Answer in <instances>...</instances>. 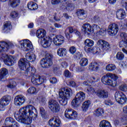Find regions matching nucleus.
<instances>
[{"instance_id":"f257e3e1","label":"nucleus","mask_w":127,"mask_h":127,"mask_svg":"<svg viewBox=\"0 0 127 127\" xmlns=\"http://www.w3.org/2000/svg\"><path fill=\"white\" fill-rule=\"evenodd\" d=\"M14 117L19 123L29 125L32 122V119L37 118V111L34 106L28 105L20 109L19 112L14 114Z\"/></svg>"},{"instance_id":"f03ea898","label":"nucleus","mask_w":127,"mask_h":127,"mask_svg":"<svg viewBox=\"0 0 127 127\" xmlns=\"http://www.w3.org/2000/svg\"><path fill=\"white\" fill-rule=\"evenodd\" d=\"M73 92L71 88H62L59 91V102L62 106H66L68 100L72 96Z\"/></svg>"},{"instance_id":"7ed1b4c3","label":"nucleus","mask_w":127,"mask_h":127,"mask_svg":"<svg viewBox=\"0 0 127 127\" xmlns=\"http://www.w3.org/2000/svg\"><path fill=\"white\" fill-rule=\"evenodd\" d=\"M18 65L21 70H26L25 75L28 77L33 76L36 72L35 67L29 66V63L25 59H21L18 63Z\"/></svg>"},{"instance_id":"20e7f679","label":"nucleus","mask_w":127,"mask_h":127,"mask_svg":"<svg viewBox=\"0 0 127 127\" xmlns=\"http://www.w3.org/2000/svg\"><path fill=\"white\" fill-rule=\"evenodd\" d=\"M118 79H121V77L115 74L108 73L102 77L101 81L105 85L117 87L118 85L117 80Z\"/></svg>"},{"instance_id":"39448f33","label":"nucleus","mask_w":127,"mask_h":127,"mask_svg":"<svg viewBox=\"0 0 127 127\" xmlns=\"http://www.w3.org/2000/svg\"><path fill=\"white\" fill-rule=\"evenodd\" d=\"M86 99V94L82 91L79 92L75 96V99L71 102L72 107L78 108L81 105V102Z\"/></svg>"},{"instance_id":"423d86ee","label":"nucleus","mask_w":127,"mask_h":127,"mask_svg":"<svg viewBox=\"0 0 127 127\" xmlns=\"http://www.w3.org/2000/svg\"><path fill=\"white\" fill-rule=\"evenodd\" d=\"M53 55L48 53L46 54V58L41 61V65L43 68H48L52 65V58Z\"/></svg>"},{"instance_id":"0eeeda50","label":"nucleus","mask_w":127,"mask_h":127,"mask_svg":"<svg viewBox=\"0 0 127 127\" xmlns=\"http://www.w3.org/2000/svg\"><path fill=\"white\" fill-rule=\"evenodd\" d=\"M19 43L21 45V49L23 51H30L33 48L32 43L29 40L25 39L20 41Z\"/></svg>"},{"instance_id":"6e6552de","label":"nucleus","mask_w":127,"mask_h":127,"mask_svg":"<svg viewBox=\"0 0 127 127\" xmlns=\"http://www.w3.org/2000/svg\"><path fill=\"white\" fill-rule=\"evenodd\" d=\"M115 98L116 102L121 105H124L127 102V96L122 91H116L115 94Z\"/></svg>"},{"instance_id":"1a4fd4ad","label":"nucleus","mask_w":127,"mask_h":127,"mask_svg":"<svg viewBox=\"0 0 127 127\" xmlns=\"http://www.w3.org/2000/svg\"><path fill=\"white\" fill-rule=\"evenodd\" d=\"M11 101L10 96L5 95L2 97L0 100V112H3L5 110L4 107L8 106Z\"/></svg>"},{"instance_id":"9d476101","label":"nucleus","mask_w":127,"mask_h":127,"mask_svg":"<svg viewBox=\"0 0 127 127\" xmlns=\"http://www.w3.org/2000/svg\"><path fill=\"white\" fill-rule=\"evenodd\" d=\"M49 108L53 113H58L60 111V105L59 103L54 99L49 101Z\"/></svg>"},{"instance_id":"9b49d317","label":"nucleus","mask_w":127,"mask_h":127,"mask_svg":"<svg viewBox=\"0 0 127 127\" xmlns=\"http://www.w3.org/2000/svg\"><path fill=\"white\" fill-rule=\"evenodd\" d=\"M64 116L69 120H76L78 118V113L72 109H66L64 112Z\"/></svg>"},{"instance_id":"f8f14e48","label":"nucleus","mask_w":127,"mask_h":127,"mask_svg":"<svg viewBox=\"0 0 127 127\" xmlns=\"http://www.w3.org/2000/svg\"><path fill=\"white\" fill-rule=\"evenodd\" d=\"M3 57L4 63L7 66H12L14 63H16V58L12 56L4 55Z\"/></svg>"},{"instance_id":"ddd939ff","label":"nucleus","mask_w":127,"mask_h":127,"mask_svg":"<svg viewBox=\"0 0 127 127\" xmlns=\"http://www.w3.org/2000/svg\"><path fill=\"white\" fill-rule=\"evenodd\" d=\"M107 31L110 36H115L119 31V26L116 23L111 24L108 26Z\"/></svg>"},{"instance_id":"4468645a","label":"nucleus","mask_w":127,"mask_h":127,"mask_svg":"<svg viewBox=\"0 0 127 127\" xmlns=\"http://www.w3.org/2000/svg\"><path fill=\"white\" fill-rule=\"evenodd\" d=\"M94 41L90 39H86L84 41V45H85L84 47V50L85 52H87V53H91V52H93V48L91 47L94 46Z\"/></svg>"},{"instance_id":"2eb2a0df","label":"nucleus","mask_w":127,"mask_h":127,"mask_svg":"<svg viewBox=\"0 0 127 127\" xmlns=\"http://www.w3.org/2000/svg\"><path fill=\"white\" fill-rule=\"evenodd\" d=\"M49 125L52 127H58L61 125V120L59 117L55 116L49 121Z\"/></svg>"},{"instance_id":"dca6fc26","label":"nucleus","mask_w":127,"mask_h":127,"mask_svg":"<svg viewBox=\"0 0 127 127\" xmlns=\"http://www.w3.org/2000/svg\"><path fill=\"white\" fill-rule=\"evenodd\" d=\"M5 125L9 127H19L20 126L14 119L11 117H8L5 120Z\"/></svg>"},{"instance_id":"f3484780","label":"nucleus","mask_w":127,"mask_h":127,"mask_svg":"<svg viewBox=\"0 0 127 127\" xmlns=\"http://www.w3.org/2000/svg\"><path fill=\"white\" fill-rule=\"evenodd\" d=\"M64 41H65V38L62 35H57L53 39V42L57 46H61L64 43Z\"/></svg>"},{"instance_id":"a211bd4d","label":"nucleus","mask_w":127,"mask_h":127,"mask_svg":"<svg viewBox=\"0 0 127 127\" xmlns=\"http://www.w3.org/2000/svg\"><path fill=\"white\" fill-rule=\"evenodd\" d=\"M25 102V97L22 95L16 96L14 99V104L15 106H22Z\"/></svg>"},{"instance_id":"6ab92c4d","label":"nucleus","mask_w":127,"mask_h":127,"mask_svg":"<svg viewBox=\"0 0 127 127\" xmlns=\"http://www.w3.org/2000/svg\"><path fill=\"white\" fill-rule=\"evenodd\" d=\"M41 45L44 48H48L50 47L52 43V39L50 37H46L41 39Z\"/></svg>"},{"instance_id":"aec40b11","label":"nucleus","mask_w":127,"mask_h":127,"mask_svg":"<svg viewBox=\"0 0 127 127\" xmlns=\"http://www.w3.org/2000/svg\"><path fill=\"white\" fill-rule=\"evenodd\" d=\"M97 44L100 47H102L104 50H109V49H111V45L110 44L103 40H99L97 42Z\"/></svg>"},{"instance_id":"412c9836","label":"nucleus","mask_w":127,"mask_h":127,"mask_svg":"<svg viewBox=\"0 0 127 127\" xmlns=\"http://www.w3.org/2000/svg\"><path fill=\"white\" fill-rule=\"evenodd\" d=\"M13 47V44L7 43L5 42H0V53L3 51H6L8 48Z\"/></svg>"},{"instance_id":"4be33fe9","label":"nucleus","mask_w":127,"mask_h":127,"mask_svg":"<svg viewBox=\"0 0 127 127\" xmlns=\"http://www.w3.org/2000/svg\"><path fill=\"white\" fill-rule=\"evenodd\" d=\"M122 41L119 44L120 47H125L127 50V35L126 33H122L120 35Z\"/></svg>"},{"instance_id":"5701e85b","label":"nucleus","mask_w":127,"mask_h":127,"mask_svg":"<svg viewBox=\"0 0 127 127\" xmlns=\"http://www.w3.org/2000/svg\"><path fill=\"white\" fill-rule=\"evenodd\" d=\"M127 16L126 11L123 9H119L116 11V17L118 19L122 20Z\"/></svg>"},{"instance_id":"b1692460","label":"nucleus","mask_w":127,"mask_h":127,"mask_svg":"<svg viewBox=\"0 0 127 127\" xmlns=\"http://www.w3.org/2000/svg\"><path fill=\"white\" fill-rule=\"evenodd\" d=\"M8 74L7 69L5 68H2L0 69V81H5L6 75Z\"/></svg>"},{"instance_id":"393cba45","label":"nucleus","mask_w":127,"mask_h":127,"mask_svg":"<svg viewBox=\"0 0 127 127\" xmlns=\"http://www.w3.org/2000/svg\"><path fill=\"white\" fill-rule=\"evenodd\" d=\"M36 35L38 38L43 39L46 37V31L44 29H39L37 30Z\"/></svg>"},{"instance_id":"a878e982","label":"nucleus","mask_w":127,"mask_h":127,"mask_svg":"<svg viewBox=\"0 0 127 127\" xmlns=\"http://www.w3.org/2000/svg\"><path fill=\"white\" fill-rule=\"evenodd\" d=\"M82 31L84 33H89L92 32V26L89 23H85L82 25Z\"/></svg>"},{"instance_id":"bb28decb","label":"nucleus","mask_w":127,"mask_h":127,"mask_svg":"<svg viewBox=\"0 0 127 127\" xmlns=\"http://www.w3.org/2000/svg\"><path fill=\"white\" fill-rule=\"evenodd\" d=\"M77 15L78 16L79 19H85L87 17V14L85 12V11L83 9H78L76 12Z\"/></svg>"},{"instance_id":"cd10ccee","label":"nucleus","mask_w":127,"mask_h":127,"mask_svg":"<svg viewBox=\"0 0 127 127\" xmlns=\"http://www.w3.org/2000/svg\"><path fill=\"white\" fill-rule=\"evenodd\" d=\"M97 96L99 98H108L109 97V93L105 90H99L96 93Z\"/></svg>"},{"instance_id":"c85d7f7f","label":"nucleus","mask_w":127,"mask_h":127,"mask_svg":"<svg viewBox=\"0 0 127 127\" xmlns=\"http://www.w3.org/2000/svg\"><path fill=\"white\" fill-rule=\"evenodd\" d=\"M11 28V24L10 22H4L2 30L5 32V33H7L9 32L10 29Z\"/></svg>"},{"instance_id":"c756f323","label":"nucleus","mask_w":127,"mask_h":127,"mask_svg":"<svg viewBox=\"0 0 127 127\" xmlns=\"http://www.w3.org/2000/svg\"><path fill=\"white\" fill-rule=\"evenodd\" d=\"M57 54L60 57H65L67 55V50L64 48H60L58 49Z\"/></svg>"},{"instance_id":"7c9ffc66","label":"nucleus","mask_w":127,"mask_h":127,"mask_svg":"<svg viewBox=\"0 0 127 127\" xmlns=\"http://www.w3.org/2000/svg\"><path fill=\"white\" fill-rule=\"evenodd\" d=\"M90 105H91V101L89 100H87L85 101L82 105L81 110L82 112L84 113H86L87 111H88V109H89V107H90Z\"/></svg>"},{"instance_id":"2f4dec72","label":"nucleus","mask_w":127,"mask_h":127,"mask_svg":"<svg viewBox=\"0 0 127 127\" xmlns=\"http://www.w3.org/2000/svg\"><path fill=\"white\" fill-rule=\"evenodd\" d=\"M20 2V0H10L9 3L11 7L15 8L19 5Z\"/></svg>"},{"instance_id":"473e14b6","label":"nucleus","mask_w":127,"mask_h":127,"mask_svg":"<svg viewBox=\"0 0 127 127\" xmlns=\"http://www.w3.org/2000/svg\"><path fill=\"white\" fill-rule=\"evenodd\" d=\"M99 69V64L96 62H92L89 64V70L91 71H97Z\"/></svg>"},{"instance_id":"72a5a7b5","label":"nucleus","mask_w":127,"mask_h":127,"mask_svg":"<svg viewBox=\"0 0 127 127\" xmlns=\"http://www.w3.org/2000/svg\"><path fill=\"white\" fill-rule=\"evenodd\" d=\"M90 81H84L83 83L84 86H91L92 85V83L98 82V80H99V79L98 77H92L90 78Z\"/></svg>"},{"instance_id":"f704fd0d","label":"nucleus","mask_w":127,"mask_h":127,"mask_svg":"<svg viewBox=\"0 0 127 127\" xmlns=\"http://www.w3.org/2000/svg\"><path fill=\"white\" fill-rule=\"evenodd\" d=\"M28 8L31 10H35L38 8V5L34 2H30L27 4Z\"/></svg>"},{"instance_id":"c9c22d12","label":"nucleus","mask_w":127,"mask_h":127,"mask_svg":"<svg viewBox=\"0 0 127 127\" xmlns=\"http://www.w3.org/2000/svg\"><path fill=\"white\" fill-rule=\"evenodd\" d=\"M25 58L26 59H28L29 60L35 61V60L36 59V56H35V54L33 53H29L26 54Z\"/></svg>"},{"instance_id":"e433bc0d","label":"nucleus","mask_w":127,"mask_h":127,"mask_svg":"<svg viewBox=\"0 0 127 127\" xmlns=\"http://www.w3.org/2000/svg\"><path fill=\"white\" fill-rule=\"evenodd\" d=\"M100 127H112L111 123L107 120L102 121L99 124Z\"/></svg>"},{"instance_id":"4c0bfd02","label":"nucleus","mask_w":127,"mask_h":127,"mask_svg":"<svg viewBox=\"0 0 127 127\" xmlns=\"http://www.w3.org/2000/svg\"><path fill=\"white\" fill-rule=\"evenodd\" d=\"M70 69L74 72H81L82 70V68L78 65H75V64H72L70 66Z\"/></svg>"},{"instance_id":"58836bf2","label":"nucleus","mask_w":127,"mask_h":127,"mask_svg":"<svg viewBox=\"0 0 127 127\" xmlns=\"http://www.w3.org/2000/svg\"><path fill=\"white\" fill-rule=\"evenodd\" d=\"M65 30L66 31H69L70 33H73V32H74V33L76 34V35H78L79 37H80V35H81L80 32L78 31L77 29L74 30L72 27L67 28Z\"/></svg>"},{"instance_id":"ea45409f","label":"nucleus","mask_w":127,"mask_h":127,"mask_svg":"<svg viewBox=\"0 0 127 127\" xmlns=\"http://www.w3.org/2000/svg\"><path fill=\"white\" fill-rule=\"evenodd\" d=\"M88 59L86 58H82L80 60L79 64L80 66H82V67H85L88 65Z\"/></svg>"},{"instance_id":"a19ab883","label":"nucleus","mask_w":127,"mask_h":127,"mask_svg":"<svg viewBox=\"0 0 127 127\" xmlns=\"http://www.w3.org/2000/svg\"><path fill=\"white\" fill-rule=\"evenodd\" d=\"M99 26L96 24H94L91 26V32H95L97 34V32H98L100 29Z\"/></svg>"},{"instance_id":"79ce46f5","label":"nucleus","mask_w":127,"mask_h":127,"mask_svg":"<svg viewBox=\"0 0 127 127\" xmlns=\"http://www.w3.org/2000/svg\"><path fill=\"white\" fill-rule=\"evenodd\" d=\"M27 92L30 95H34V94H37V90L35 87H31L27 90Z\"/></svg>"},{"instance_id":"37998d69","label":"nucleus","mask_w":127,"mask_h":127,"mask_svg":"<svg viewBox=\"0 0 127 127\" xmlns=\"http://www.w3.org/2000/svg\"><path fill=\"white\" fill-rule=\"evenodd\" d=\"M104 114V110L101 108H98L94 112V115L96 117H100Z\"/></svg>"},{"instance_id":"c03bdc74","label":"nucleus","mask_w":127,"mask_h":127,"mask_svg":"<svg viewBox=\"0 0 127 127\" xmlns=\"http://www.w3.org/2000/svg\"><path fill=\"white\" fill-rule=\"evenodd\" d=\"M7 87L10 89H14V88L16 87V82L12 79H10L9 80V84L7 85Z\"/></svg>"},{"instance_id":"a18cd8bd","label":"nucleus","mask_w":127,"mask_h":127,"mask_svg":"<svg viewBox=\"0 0 127 127\" xmlns=\"http://www.w3.org/2000/svg\"><path fill=\"white\" fill-rule=\"evenodd\" d=\"M106 69L107 71H112L116 69V65L113 64H109L106 66Z\"/></svg>"},{"instance_id":"49530a36","label":"nucleus","mask_w":127,"mask_h":127,"mask_svg":"<svg viewBox=\"0 0 127 127\" xmlns=\"http://www.w3.org/2000/svg\"><path fill=\"white\" fill-rule=\"evenodd\" d=\"M38 79V85H41V84H43V83H45V82H46V77L44 76H39Z\"/></svg>"},{"instance_id":"de8ad7c7","label":"nucleus","mask_w":127,"mask_h":127,"mask_svg":"<svg viewBox=\"0 0 127 127\" xmlns=\"http://www.w3.org/2000/svg\"><path fill=\"white\" fill-rule=\"evenodd\" d=\"M66 8L68 11H72L75 8V5L73 3H69L67 4Z\"/></svg>"},{"instance_id":"09e8293b","label":"nucleus","mask_w":127,"mask_h":127,"mask_svg":"<svg viewBox=\"0 0 127 127\" xmlns=\"http://www.w3.org/2000/svg\"><path fill=\"white\" fill-rule=\"evenodd\" d=\"M107 30L106 29H100L98 32H96L97 35H102L104 36L106 34Z\"/></svg>"},{"instance_id":"8fccbe9b","label":"nucleus","mask_w":127,"mask_h":127,"mask_svg":"<svg viewBox=\"0 0 127 127\" xmlns=\"http://www.w3.org/2000/svg\"><path fill=\"white\" fill-rule=\"evenodd\" d=\"M116 58L118 60H123L125 58V55L122 52H118L116 55Z\"/></svg>"},{"instance_id":"3c124183","label":"nucleus","mask_w":127,"mask_h":127,"mask_svg":"<svg viewBox=\"0 0 127 127\" xmlns=\"http://www.w3.org/2000/svg\"><path fill=\"white\" fill-rule=\"evenodd\" d=\"M69 51L70 54L74 55L76 53V52L77 51V49H76V47H75L74 46H71L69 48Z\"/></svg>"},{"instance_id":"603ef678","label":"nucleus","mask_w":127,"mask_h":127,"mask_svg":"<svg viewBox=\"0 0 127 127\" xmlns=\"http://www.w3.org/2000/svg\"><path fill=\"white\" fill-rule=\"evenodd\" d=\"M119 90H121V91H122L123 92H125L127 90V85L126 84L121 85L120 86H119Z\"/></svg>"},{"instance_id":"864d4df0","label":"nucleus","mask_w":127,"mask_h":127,"mask_svg":"<svg viewBox=\"0 0 127 127\" xmlns=\"http://www.w3.org/2000/svg\"><path fill=\"white\" fill-rule=\"evenodd\" d=\"M64 76L66 78H70V77L72 76V74H71V72H69L68 70H65L64 72Z\"/></svg>"},{"instance_id":"5fc2aeb1","label":"nucleus","mask_w":127,"mask_h":127,"mask_svg":"<svg viewBox=\"0 0 127 127\" xmlns=\"http://www.w3.org/2000/svg\"><path fill=\"white\" fill-rule=\"evenodd\" d=\"M10 15L12 18H15V17H17L18 16V13H17L16 11H13L10 13Z\"/></svg>"},{"instance_id":"6e6d98bb","label":"nucleus","mask_w":127,"mask_h":127,"mask_svg":"<svg viewBox=\"0 0 127 127\" xmlns=\"http://www.w3.org/2000/svg\"><path fill=\"white\" fill-rule=\"evenodd\" d=\"M87 91L88 92V94H93L95 92L94 88L90 86L87 88Z\"/></svg>"},{"instance_id":"4d7b16f0","label":"nucleus","mask_w":127,"mask_h":127,"mask_svg":"<svg viewBox=\"0 0 127 127\" xmlns=\"http://www.w3.org/2000/svg\"><path fill=\"white\" fill-rule=\"evenodd\" d=\"M122 29H127V19H124L123 25L122 26Z\"/></svg>"},{"instance_id":"13d9d810","label":"nucleus","mask_w":127,"mask_h":127,"mask_svg":"<svg viewBox=\"0 0 127 127\" xmlns=\"http://www.w3.org/2000/svg\"><path fill=\"white\" fill-rule=\"evenodd\" d=\"M31 82L34 84V85H37L38 84V80L35 78L34 76H32L31 78Z\"/></svg>"},{"instance_id":"bf43d9fd","label":"nucleus","mask_w":127,"mask_h":127,"mask_svg":"<svg viewBox=\"0 0 127 127\" xmlns=\"http://www.w3.org/2000/svg\"><path fill=\"white\" fill-rule=\"evenodd\" d=\"M105 104L107 106H113V105H114V102H113L111 100H105Z\"/></svg>"},{"instance_id":"052dcab7","label":"nucleus","mask_w":127,"mask_h":127,"mask_svg":"<svg viewBox=\"0 0 127 127\" xmlns=\"http://www.w3.org/2000/svg\"><path fill=\"white\" fill-rule=\"evenodd\" d=\"M101 21V18L99 16H95L93 17V21L94 22H99Z\"/></svg>"},{"instance_id":"680f3d73","label":"nucleus","mask_w":127,"mask_h":127,"mask_svg":"<svg viewBox=\"0 0 127 127\" xmlns=\"http://www.w3.org/2000/svg\"><path fill=\"white\" fill-rule=\"evenodd\" d=\"M50 81L52 84H56L57 83V79L55 77H52L50 79Z\"/></svg>"},{"instance_id":"e2e57ef3","label":"nucleus","mask_w":127,"mask_h":127,"mask_svg":"<svg viewBox=\"0 0 127 127\" xmlns=\"http://www.w3.org/2000/svg\"><path fill=\"white\" fill-rule=\"evenodd\" d=\"M61 66L63 68H67L68 67V64L66 62H63L61 64Z\"/></svg>"},{"instance_id":"0e129e2a","label":"nucleus","mask_w":127,"mask_h":127,"mask_svg":"<svg viewBox=\"0 0 127 127\" xmlns=\"http://www.w3.org/2000/svg\"><path fill=\"white\" fill-rule=\"evenodd\" d=\"M61 1V0H52V4H57V3H59Z\"/></svg>"},{"instance_id":"69168bd1","label":"nucleus","mask_w":127,"mask_h":127,"mask_svg":"<svg viewBox=\"0 0 127 127\" xmlns=\"http://www.w3.org/2000/svg\"><path fill=\"white\" fill-rule=\"evenodd\" d=\"M40 113L42 116H44V115H45V110H44V108L42 107L40 108Z\"/></svg>"},{"instance_id":"338daca9","label":"nucleus","mask_w":127,"mask_h":127,"mask_svg":"<svg viewBox=\"0 0 127 127\" xmlns=\"http://www.w3.org/2000/svg\"><path fill=\"white\" fill-rule=\"evenodd\" d=\"M122 3L123 6H127V0H122Z\"/></svg>"},{"instance_id":"774afa93","label":"nucleus","mask_w":127,"mask_h":127,"mask_svg":"<svg viewBox=\"0 0 127 127\" xmlns=\"http://www.w3.org/2000/svg\"><path fill=\"white\" fill-rule=\"evenodd\" d=\"M69 85L70 86H71L72 87H76V83H75V82L72 81L69 82Z\"/></svg>"}]
</instances>
